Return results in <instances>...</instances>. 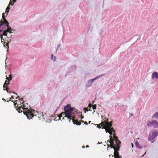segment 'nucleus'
I'll use <instances>...</instances> for the list:
<instances>
[{"mask_svg":"<svg viewBox=\"0 0 158 158\" xmlns=\"http://www.w3.org/2000/svg\"><path fill=\"white\" fill-rule=\"evenodd\" d=\"M64 112H62L61 114H59L58 115L59 118L60 120L61 119L62 120L64 119V117H66L69 120V122L71 121V120H72L74 124H76L77 125H80L81 124L80 122L74 119L75 116L72 115L74 113L73 111L74 110L73 108H71L70 105L67 104V106L64 107Z\"/></svg>","mask_w":158,"mask_h":158,"instance_id":"nucleus-1","label":"nucleus"},{"mask_svg":"<svg viewBox=\"0 0 158 158\" xmlns=\"http://www.w3.org/2000/svg\"><path fill=\"white\" fill-rule=\"evenodd\" d=\"M23 104V107L20 106L18 107V108H16V109L19 113L22 112V109L23 110V111L24 114L27 116V118L29 119L32 118L34 116L33 112L35 111L34 110H32L30 108L28 109L27 107L25 108V106Z\"/></svg>","mask_w":158,"mask_h":158,"instance_id":"nucleus-2","label":"nucleus"},{"mask_svg":"<svg viewBox=\"0 0 158 158\" xmlns=\"http://www.w3.org/2000/svg\"><path fill=\"white\" fill-rule=\"evenodd\" d=\"M114 138L115 141L116 143V147H114L113 149L114 150V158L117 157V156H119V153L118 152L119 149L120 148V145L121 144V142L118 139V137L114 135Z\"/></svg>","mask_w":158,"mask_h":158,"instance_id":"nucleus-3","label":"nucleus"},{"mask_svg":"<svg viewBox=\"0 0 158 158\" xmlns=\"http://www.w3.org/2000/svg\"><path fill=\"white\" fill-rule=\"evenodd\" d=\"M105 126L103 127L105 129L106 132L109 133L110 135L112 134V132L115 131L113 127H111L112 126V122H109L107 121H105Z\"/></svg>","mask_w":158,"mask_h":158,"instance_id":"nucleus-4","label":"nucleus"},{"mask_svg":"<svg viewBox=\"0 0 158 158\" xmlns=\"http://www.w3.org/2000/svg\"><path fill=\"white\" fill-rule=\"evenodd\" d=\"M158 135V132L155 130L151 131L148 135V139L150 141L153 140Z\"/></svg>","mask_w":158,"mask_h":158,"instance_id":"nucleus-5","label":"nucleus"},{"mask_svg":"<svg viewBox=\"0 0 158 158\" xmlns=\"http://www.w3.org/2000/svg\"><path fill=\"white\" fill-rule=\"evenodd\" d=\"M147 125L148 127H153V128H158V122L155 120H153L151 122L148 121Z\"/></svg>","mask_w":158,"mask_h":158,"instance_id":"nucleus-6","label":"nucleus"},{"mask_svg":"<svg viewBox=\"0 0 158 158\" xmlns=\"http://www.w3.org/2000/svg\"><path fill=\"white\" fill-rule=\"evenodd\" d=\"M6 79L8 80L5 81L4 84V85L3 86V89L4 90H6L7 92H9L8 89H9L8 88L7 85L9 84V82L10 81H11L12 79V77L11 74L10 76L9 77H7V76H6Z\"/></svg>","mask_w":158,"mask_h":158,"instance_id":"nucleus-7","label":"nucleus"},{"mask_svg":"<svg viewBox=\"0 0 158 158\" xmlns=\"http://www.w3.org/2000/svg\"><path fill=\"white\" fill-rule=\"evenodd\" d=\"M4 14L3 13L2 15V18L3 19V21H2V19L0 21V27L4 23H5L6 24V26H8L9 24L8 22L6 20V19L5 17Z\"/></svg>","mask_w":158,"mask_h":158,"instance_id":"nucleus-8","label":"nucleus"},{"mask_svg":"<svg viewBox=\"0 0 158 158\" xmlns=\"http://www.w3.org/2000/svg\"><path fill=\"white\" fill-rule=\"evenodd\" d=\"M110 140L109 141L108 140L107 141L109 142V143H110V144L109 145L108 144H107L108 147H110L111 148H114V147H116V144L115 145V146H114V140L113 139L112 137H110Z\"/></svg>","mask_w":158,"mask_h":158,"instance_id":"nucleus-9","label":"nucleus"},{"mask_svg":"<svg viewBox=\"0 0 158 158\" xmlns=\"http://www.w3.org/2000/svg\"><path fill=\"white\" fill-rule=\"evenodd\" d=\"M6 33L7 32L5 31H3V32L2 35L1 34L0 35V36L1 40L2 42L3 43V44L4 46L5 47H6V46L5 45V44L6 43V42H3L2 40H4L3 39L2 36H3V35H5V36H7V35Z\"/></svg>","mask_w":158,"mask_h":158,"instance_id":"nucleus-10","label":"nucleus"},{"mask_svg":"<svg viewBox=\"0 0 158 158\" xmlns=\"http://www.w3.org/2000/svg\"><path fill=\"white\" fill-rule=\"evenodd\" d=\"M105 121H102L101 123L99 124H98L97 127L99 128H101V127H102V128L104 129L103 127L105 126Z\"/></svg>","mask_w":158,"mask_h":158,"instance_id":"nucleus-11","label":"nucleus"},{"mask_svg":"<svg viewBox=\"0 0 158 158\" xmlns=\"http://www.w3.org/2000/svg\"><path fill=\"white\" fill-rule=\"evenodd\" d=\"M154 78L158 79V73L157 72H154L152 74V78L153 79Z\"/></svg>","mask_w":158,"mask_h":158,"instance_id":"nucleus-12","label":"nucleus"},{"mask_svg":"<svg viewBox=\"0 0 158 158\" xmlns=\"http://www.w3.org/2000/svg\"><path fill=\"white\" fill-rule=\"evenodd\" d=\"M152 118H155L158 120V112H156L152 117Z\"/></svg>","mask_w":158,"mask_h":158,"instance_id":"nucleus-13","label":"nucleus"},{"mask_svg":"<svg viewBox=\"0 0 158 158\" xmlns=\"http://www.w3.org/2000/svg\"><path fill=\"white\" fill-rule=\"evenodd\" d=\"M8 28H7V30H5V31L6 32H10V33H11L12 32H11V27H9V25L8 26H7Z\"/></svg>","mask_w":158,"mask_h":158,"instance_id":"nucleus-14","label":"nucleus"},{"mask_svg":"<svg viewBox=\"0 0 158 158\" xmlns=\"http://www.w3.org/2000/svg\"><path fill=\"white\" fill-rule=\"evenodd\" d=\"M16 0H10L9 5H11L12 6L13 5L14 3L16 1Z\"/></svg>","mask_w":158,"mask_h":158,"instance_id":"nucleus-15","label":"nucleus"},{"mask_svg":"<svg viewBox=\"0 0 158 158\" xmlns=\"http://www.w3.org/2000/svg\"><path fill=\"white\" fill-rule=\"evenodd\" d=\"M56 57L55 56H54L53 54H52L51 55V59L52 60H53L54 61H55L56 60Z\"/></svg>","mask_w":158,"mask_h":158,"instance_id":"nucleus-16","label":"nucleus"},{"mask_svg":"<svg viewBox=\"0 0 158 158\" xmlns=\"http://www.w3.org/2000/svg\"><path fill=\"white\" fill-rule=\"evenodd\" d=\"M98 78H99V77H96L90 80V81L91 82H93L94 80H95Z\"/></svg>","mask_w":158,"mask_h":158,"instance_id":"nucleus-17","label":"nucleus"},{"mask_svg":"<svg viewBox=\"0 0 158 158\" xmlns=\"http://www.w3.org/2000/svg\"><path fill=\"white\" fill-rule=\"evenodd\" d=\"M93 109L94 110H95L96 109V104L93 105Z\"/></svg>","mask_w":158,"mask_h":158,"instance_id":"nucleus-18","label":"nucleus"},{"mask_svg":"<svg viewBox=\"0 0 158 158\" xmlns=\"http://www.w3.org/2000/svg\"><path fill=\"white\" fill-rule=\"evenodd\" d=\"M9 12V10H7L6 9V11H5V13H6V15H7L8 13Z\"/></svg>","mask_w":158,"mask_h":158,"instance_id":"nucleus-19","label":"nucleus"},{"mask_svg":"<svg viewBox=\"0 0 158 158\" xmlns=\"http://www.w3.org/2000/svg\"><path fill=\"white\" fill-rule=\"evenodd\" d=\"M10 5H8V6L6 7V9L9 10L10 9Z\"/></svg>","mask_w":158,"mask_h":158,"instance_id":"nucleus-20","label":"nucleus"},{"mask_svg":"<svg viewBox=\"0 0 158 158\" xmlns=\"http://www.w3.org/2000/svg\"><path fill=\"white\" fill-rule=\"evenodd\" d=\"M11 98L14 99V97L13 96H12L11 97V98H10V100H9V101H11L12 102H14V101L13 100H11Z\"/></svg>","mask_w":158,"mask_h":158,"instance_id":"nucleus-21","label":"nucleus"},{"mask_svg":"<svg viewBox=\"0 0 158 158\" xmlns=\"http://www.w3.org/2000/svg\"><path fill=\"white\" fill-rule=\"evenodd\" d=\"M92 105L91 104H89V106H88V107H89V108H91V107H92Z\"/></svg>","mask_w":158,"mask_h":158,"instance_id":"nucleus-22","label":"nucleus"},{"mask_svg":"<svg viewBox=\"0 0 158 158\" xmlns=\"http://www.w3.org/2000/svg\"><path fill=\"white\" fill-rule=\"evenodd\" d=\"M84 110H85V113H86V111H88V109L87 108H84Z\"/></svg>","mask_w":158,"mask_h":158,"instance_id":"nucleus-23","label":"nucleus"},{"mask_svg":"<svg viewBox=\"0 0 158 158\" xmlns=\"http://www.w3.org/2000/svg\"><path fill=\"white\" fill-rule=\"evenodd\" d=\"M6 46H7V48H9V43H6Z\"/></svg>","mask_w":158,"mask_h":158,"instance_id":"nucleus-24","label":"nucleus"},{"mask_svg":"<svg viewBox=\"0 0 158 158\" xmlns=\"http://www.w3.org/2000/svg\"><path fill=\"white\" fill-rule=\"evenodd\" d=\"M103 75V74H102V75H101L98 76V77H99H99H101Z\"/></svg>","mask_w":158,"mask_h":158,"instance_id":"nucleus-25","label":"nucleus"},{"mask_svg":"<svg viewBox=\"0 0 158 158\" xmlns=\"http://www.w3.org/2000/svg\"><path fill=\"white\" fill-rule=\"evenodd\" d=\"M84 123H85V124H86V125H87V124H88V123H87V122H84Z\"/></svg>","mask_w":158,"mask_h":158,"instance_id":"nucleus-26","label":"nucleus"},{"mask_svg":"<svg viewBox=\"0 0 158 158\" xmlns=\"http://www.w3.org/2000/svg\"><path fill=\"white\" fill-rule=\"evenodd\" d=\"M139 144V143H138V142H136L135 143V144H136V146H137V144Z\"/></svg>","mask_w":158,"mask_h":158,"instance_id":"nucleus-27","label":"nucleus"},{"mask_svg":"<svg viewBox=\"0 0 158 158\" xmlns=\"http://www.w3.org/2000/svg\"><path fill=\"white\" fill-rule=\"evenodd\" d=\"M16 104H17V103H14V105L15 106V107L16 106Z\"/></svg>","mask_w":158,"mask_h":158,"instance_id":"nucleus-28","label":"nucleus"},{"mask_svg":"<svg viewBox=\"0 0 158 158\" xmlns=\"http://www.w3.org/2000/svg\"><path fill=\"white\" fill-rule=\"evenodd\" d=\"M21 99L22 100H23V98H22L21 99Z\"/></svg>","mask_w":158,"mask_h":158,"instance_id":"nucleus-29","label":"nucleus"},{"mask_svg":"<svg viewBox=\"0 0 158 158\" xmlns=\"http://www.w3.org/2000/svg\"><path fill=\"white\" fill-rule=\"evenodd\" d=\"M82 148H85V146H82Z\"/></svg>","mask_w":158,"mask_h":158,"instance_id":"nucleus-30","label":"nucleus"},{"mask_svg":"<svg viewBox=\"0 0 158 158\" xmlns=\"http://www.w3.org/2000/svg\"><path fill=\"white\" fill-rule=\"evenodd\" d=\"M86 147H88V148L89 147V146H88V145H87L86 146Z\"/></svg>","mask_w":158,"mask_h":158,"instance_id":"nucleus-31","label":"nucleus"},{"mask_svg":"<svg viewBox=\"0 0 158 158\" xmlns=\"http://www.w3.org/2000/svg\"><path fill=\"white\" fill-rule=\"evenodd\" d=\"M91 122V121H89V123H90Z\"/></svg>","mask_w":158,"mask_h":158,"instance_id":"nucleus-32","label":"nucleus"},{"mask_svg":"<svg viewBox=\"0 0 158 158\" xmlns=\"http://www.w3.org/2000/svg\"><path fill=\"white\" fill-rule=\"evenodd\" d=\"M2 31V30H0V32H1Z\"/></svg>","mask_w":158,"mask_h":158,"instance_id":"nucleus-33","label":"nucleus"},{"mask_svg":"<svg viewBox=\"0 0 158 158\" xmlns=\"http://www.w3.org/2000/svg\"><path fill=\"white\" fill-rule=\"evenodd\" d=\"M132 146H133V143H132Z\"/></svg>","mask_w":158,"mask_h":158,"instance_id":"nucleus-34","label":"nucleus"},{"mask_svg":"<svg viewBox=\"0 0 158 158\" xmlns=\"http://www.w3.org/2000/svg\"><path fill=\"white\" fill-rule=\"evenodd\" d=\"M19 97L18 96L16 98H18Z\"/></svg>","mask_w":158,"mask_h":158,"instance_id":"nucleus-35","label":"nucleus"}]
</instances>
